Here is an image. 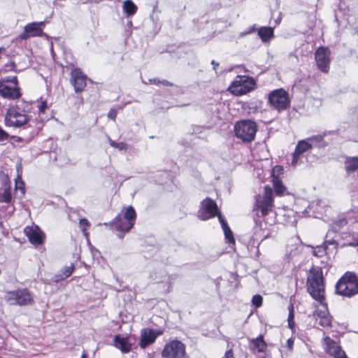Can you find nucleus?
<instances>
[{"label": "nucleus", "instance_id": "13", "mask_svg": "<svg viewBox=\"0 0 358 358\" xmlns=\"http://www.w3.org/2000/svg\"><path fill=\"white\" fill-rule=\"evenodd\" d=\"M45 22H31L25 25L24 31L19 35L21 40H27L30 37L42 36Z\"/></svg>", "mask_w": 358, "mask_h": 358}, {"label": "nucleus", "instance_id": "9", "mask_svg": "<svg viewBox=\"0 0 358 358\" xmlns=\"http://www.w3.org/2000/svg\"><path fill=\"white\" fill-rule=\"evenodd\" d=\"M268 102L273 108L278 111L284 110L290 106L289 94L282 88L271 92L268 94Z\"/></svg>", "mask_w": 358, "mask_h": 358}, {"label": "nucleus", "instance_id": "36", "mask_svg": "<svg viewBox=\"0 0 358 358\" xmlns=\"http://www.w3.org/2000/svg\"><path fill=\"white\" fill-rule=\"evenodd\" d=\"M15 189H20L23 194L25 192L24 183L20 176H18L17 178L15 180Z\"/></svg>", "mask_w": 358, "mask_h": 358}, {"label": "nucleus", "instance_id": "51", "mask_svg": "<svg viewBox=\"0 0 358 358\" xmlns=\"http://www.w3.org/2000/svg\"><path fill=\"white\" fill-rule=\"evenodd\" d=\"M211 64L213 66V69L216 71V68L219 66V63L216 62L215 60H212Z\"/></svg>", "mask_w": 358, "mask_h": 358}, {"label": "nucleus", "instance_id": "21", "mask_svg": "<svg viewBox=\"0 0 358 358\" xmlns=\"http://www.w3.org/2000/svg\"><path fill=\"white\" fill-rule=\"evenodd\" d=\"M114 343L115 346L123 353H127L131 350V344L129 343L128 338L127 337L116 335L114 338Z\"/></svg>", "mask_w": 358, "mask_h": 358}, {"label": "nucleus", "instance_id": "6", "mask_svg": "<svg viewBox=\"0 0 358 358\" xmlns=\"http://www.w3.org/2000/svg\"><path fill=\"white\" fill-rule=\"evenodd\" d=\"M29 121V117L26 114L25 110H22L18 105L10 107L5 116V123L8 127H21Z\"/></svg>", "mask_w": 358, "mask_h": 358}, {"label": "nucleus", "instance_id": "45", "mask_svg": "<svg viewBox=\"0 0 358 358\" xmlns=\"http://www.w3.org/2000/svg\"><path fill=\"white\" fill-rule=\"evenodd\" d=\"M293 345H294V339L292 338L287 339V348H288V350H292L293 349Z\"/></svg>", "mask_w": 358, "mask_h": 358}, {"label": "nucleus", "instance_id": "14", "mask_svg": "<svg viewBox=\"0 0 358 358\" xmlns=\"http://www.w3.org/2000/svg\"><path fill=\"white\" fill-rule=\"evenodd\" d=\"M87 77L79 68H76L71 73V83L76 93L83 92L87 85Z\"/></svg>", "mask_w": 358, "mask_h": 358}, {"label": "nucleus", "instance_id": "8", "mask_svg": "<svg viewBox=\"0 0 358 358\" xmlns=\"http://www.w3.org/2000/svg\"><path fill=\"white\" fill-rule=\"evenodd\" d=\"M5 299L10 305L20 306H29L33 302L32 295L26 288L7 292Z\"/></svg>", "mask_w": 358, "mask_h": 358}, {"label": "nucleus", "instance_id": "15", "mask_svg": "<svg viewBox=\"0 0 358 358\" xmlns=\"http://www.w3.org/2000/svg\"><path fill=\"white\" fill-rule=\"evenodd\" d=\"M0 96L9 100L19 99L21 96L20 89L18 85H10L4 80H0Z\"/></svg>", "mask_w": 358, "mask_h": 358}, {"label": "nucleus", "instance_id": "34", "mask_svg": "<svg viewBox=\"0 0 358 358\" xmlns=\"http://www.w3.org/2000/svg\"><path fill=\"white\" fill-rule=\"evenodd\" d=\"M327 248L324 245H320L315 248L313 254L317 257H323L327 253Z\"/></svg>", "mask_w": 358, "mask_h": 358}, {"label": "nucleus", "instance_id": "23", "mask_svg": "<svg viewBox=\"0 0 358 358\" xmlns=\"http://www.w3.org/2000/svg\"><path fill=\"white\" fill-rule=\"evenodd\" d=\"M218 219L222 226V228L224 231L225 239L227 241L228 243L235 244V240L233 236V233L222 214L218 215Z\"/></svg>", "mask_w": 358, "mask_h": 358}, {"label": "nucleus", "instance_id": "1", "mask_svg": "<svg viewBox=\"0 0 358 358\" xmlns=\"http://www.w3.org/2000/svg\"><path fill=\"white\" fill-rule=\"evenodd\" d=\"M307 289L310 296L321 305L325 310L317 311L319 324L323 327H331L332 317L329 315L325 302L324 284L323 273L321 268L313 266L310 268L307 278Z\"/></svg>", "mask_w": 358, "mask_h": 358}, {"label": "nucleus", "instance_id": "25", "mask_svg": "<svg viewBox=\"0 0 358 358\" xmlns=\"http://www.w3.org/2000/svg\"><path fill=\"white\" fill-rule=\"evenodd\" d=\"M258 36L263 42H268L274 36L273 29L271 27H262L258 29Z\"/></svg>", "mask_w": 358, "mask_h": 358}, {"label": "nucleus", "instance_id": "2", "mask_svg": "<svg viewBox=\"0 0 358 358\" xmlns=\"http://www.w3.org/2000/svg\"><path fill=\"white\" fill-rule=\"evenodd\" d=\"M123 215H118L110 223L105 222L103 224L113 227L120 234L118 237L122 238L124 233L128 232L133 227L136 221V213L133 206H129L122 210Z\"/></svg>", "mask_w": 358, "mask_h": 358}, {"label": "nucleus", "instance_id": "10", "mask_svg": "<svg viewBox=\"0 0 358 358\" xmlns=\"http://www.w3.org/2000/svg\"><path fill=\"white\" fill-rule=\"evenodd\" d=\"M185 345L178 340L166 343L162 352L163 358H183L185 356Z\"/></svg>", "mask_w": 358, "mask_h": 358}, {"label": "nucleus", "instance_id": "39", "mask_svg": "<svg viewBox=\"0 0 358 358\" xmlns=\"http://www.w3.org/2000/svg\"><path fill=\"white\" fill-rule=\"evenodd\" d=\"M283 167L281 166H275L273 169V178L278 177L280 174L282 173Z\"/></svg>", "mask_w": 358, "mask_h": 358}, {"label": "nucleus", "instance_id": "26", "mask_svg": "<svg viewBox=\"0 0 358 358\" xmlns=\"http://www.w3.org/2000/svg\"><path fill=\"white\" fill-rule=\"evenodd\" d=\"M345 169L347 173H352L358 169V157H347L345 161Z\"/></svg>", "mask_w": 358, "mask_h": 358}, {"label": "nucleus", "instance_id": "16", "mask_svg": "<svg viewBox=\"0 0 358 358\" xmlns=\"http://www.w3.org/2000/svg\"><path fill=\"white\" fill-rule=\"evenodd\" d=\"M163 330H154L149 328L143 329L141 332V340L139 345L144 349L148 345L153 343L156 338L163 334Z\"/></svg>", "mask_w": 358, "mask_h": 358}, {"label": "nucleus", "instance_id": "22", "mask_svg": "<svg viewBox=\"0 0 358 358\" xmlns=\"http://www.w3.org/2000/svg\"><path fill=\"white\" fill-rule=\"evenodd\" d=\"M250 348L251 350H256L259 352H265L267 348V345L264 340V337L262 334L255 338L250 340Z\"/></svg>", "mask_w": 358, "mask_h": 358}, {"label": "nucleus", "instance_id": "37", "mask_svg": "<svg viewBox=\"0 0 358 358\" xmlns=\"http://www.w3.org/2000/svg\"><path fill=\"white\" fill-rule=\"evenodd\" d=\"M0 80H4V81H6V83H8L10 85H18V80H17V78L16 76H13V77L9 76V77L1 78Z\"/></svg>", "mask_w": 358, "mask_h": 358}, {"label": "nucleus", "instance_id": "20", "mask_svg": "<svg viewBox=\"0 0 358 358\" xmlns=\"http://www.w3.org/2000/svg\"><path fill=\"white\" fill-rule=\"evenodd\" d=\"M255 226L254 227V233L252 238L254 240L263 241L270 236V231L268 229L263 228L262 222L255 219Z\"/></svg>", "mask_w": 358, "mask_h": 358}, {"label": "nucleus", "instance_id": "32", "mask_svg": "<svg viewBox=\"0 0 358 358\" xmlns=\"http://www.w3.org/2000/svg\"><path fill=\"white\" fill-rule=\"evenodd\" d=\"M79 225L84 236L88 237L89 233L87 230L90 226V222L86 218H82L80 220Z\"/></svg>", "mask_w": 358, "mask_h": 358}, {"label": "nucleus", "instance_id": "50", "mask_svg": "<svg viewBox=\"0 0 358 358\" xmlns=\"http://www.w3.org/2000/svg\"><path fill=\"white\" fill-rule=\"evenodd\" d=\"M148 83H149V84H158V83H159V80H157V79H149Z\"/></svg>", "mask_w": 358, "mask_h": 358}, {"label": "nucleus", "instance_id": "7", "mask_svg": "<svg viewBox=\"0 0 358 358\" xmlns=\"http://www.w3.org/2000/svg\"><path fill=\"white\" fill-rule=\"evenodd\" d=\"M255 85L256 83L253 78L247 76L239 75L235 78L229 90L233 94L241 96L253 90Z\"/></svg>", "mask_w": 358, "mask_h": 358}, {"label": "nucleus", "instance_id": "19", "mask_svg": "<svg viewBox=\"0 0 358 358\" xmlns=\"http://www.w3.org/2000/svg\"><path fill=\"white\" fill-rule=\"evenodd\" d=\"M313 147L311 143H310L308 139L299 141L295 148L294 152L293 154L292 164V165H295L298 161L299 157L301 155L304 153L305 152L310 150Z\"/></svg>", "mask_w": 358, "mask_h": 358}, {"label": "nucleus", "instance_id": "18", "mask_svg": "<svg viewBox=\"0 0 358 358\" xmlns=\"http://www.w3.org/2000/svg\"><path fill=\"white\" fill-rule=\"evenodd\" d=\"M324 343L325 351L334 358H347L345 352L342 350L341 347L331 338L326 337L324 338Z\"/></svg>", "mask_w": 358, "mask_h": 358}, {"label": "nucleus", "instance_id": "48", "mask_svg": "<svg viewBox=\"0 0 358 358\" xmlns=\"http://www.w3.org/2000/svg\"><path fill=\"white\" fill-rule=\"evenodd\" d=\"M336 241H334V240H328V241H324L323 245L326 246V248H327V245H336Z\"/></svg>", "mask_w": 358, "mask_h": 358}, {"label": "nucleus", "instance_id": "11", "mask_svg": "<svg viewBox=\"0 0 358 358\" xmlns=\"http://www.w3.org/2000/svg\"><path fill=\"white\" fill-rule=\"evenodd\" d=\"M199 217L202 220H207L212 217H218L219 212L217 203L209 197L203 199L201 203V208L198 212Z\"/></svg>", "mask_w": 358, "mask_h": 358}, {"label": "nucleus", "instance_id": "5", "mask_svg": "<svg viewBox=\"0 0 358 358\" xmlns=\"http://www.w3.org/2000/svg\"><path fill=\"white\" fill-rule=\"evenodd\" d=\"M257 131V126L252 120H241L234 125L236 136L244 143H250L254 141Z\"/></svg>", "mask_w": 358, "mask_h": 358}, {"label": "nucleus", "instance_id": "53", "mask_svg": "<svg viewBox=\"0 0 358 358\" xmlns=\"http://www.w3.org/2000/svg\"><path fill=\"white\" fill-rule=\"evenodd\" d=\"M81 358H87V355H86V353L83 352L81 356Z\"/></svg>", "mask_w": 358, "mask_h": 358}, {"label": "nucleus", "instance_id": "46", "mask_svg": "<svg viewBox=\"0 0 358 358\" xmlns=\"http://www.w3.org/2000/svg\"><path fill=\"white\" fill-rule=\"evenodd\" d=\"M6 66L10 68V69L13 71H17V70L16 69V64L14 62H10L8 64H6Z\"/></svg>", "mask_w": 358, "mask_h": 358}, {"label": "nucleus", "instance_id": "38", "mask_svg": "<svg viewBox=\"0 0 358 358\" xmlns=\"http://www.w3.org/2000/svg\"><path fill=\"white\" fill-rule=\"evenodd\" d=\"M307 139L311 143L313 142L320 143L323 141L324 136L322 135H315V136H313Z\"/></svg>", "mask_w": 358, "mask_h": 358}, {"label": "nucleus", "instance_id": "24", "mask_svg": "<svg viewBox=\"0 0 358 358\" xmlns=\"http://www.w3.org/2000/svg\"><path fill=\"white\" fill-rule=\"evenodd\" d=\"M218 219L222 226V228L224 231L225 239L227 241L228 243L235 244V240L233 236V233L222 214L218 215Z\"/></svg>", "mask_w": 358, "mask_h": 358}, {"label": "nucleus", "instance_id": "29", "mask_svg": "<svg viewBox=\"0 0 358 358\" xmlns=\"http://www.w3.org/2000/svg\"><path fill=\"white\" fill-rule=\"evenodd\" d=\"M273 184L276 194L281 195L285 192V187L278 177H274L273 178Z\"/></svg>", "mask_w": 358, "mask_h": 358}, {"label": "nucleus", "instance_id": "17", "mask_svg": "<svg viewBox=\"0 0 358 358\" xmlns=\"http://www.w3.org/2000/svg\"><path fill=\"white\" fill-rule=\"evenodd\" d=\"M24 231L31 244L38 245L43 243L45 235L38 226H27Z\"/></svg>", "mask_w": 358, "mask_h": 358}, {"label": "nucleus", "instance_id": "27", "mask_svg": "<svg viewBox=\"0 0 358 358\" xmlns=\"http://www.w3.org/2000/svg\"><path fill=\"white\" fill-rule=\"evenodd\" d=\"M74 269L73 264H71L69 266L65 267L59 273H57L54 276V281L55 282H59L66 278H69L71 275Z\"/></svg>", "mask_w": 358, "mask_h": 358}, {"label": "nucleus", "instance_id": "31", "mask_svg": "<svg viewBox=\"0 0 358 358\" xmlns=\"http://www.w3.org/2000/svg\"><path fill=\"white\" fill-rule=\"evenodd\" d=\"M12 199L10 188H6L4 191L0 194V202L8 203Z\"/></svg>", "mask_w": 358, "mask_h": 358}, {"label": "nucleus", "instance_id": "43", "mask_svg": "<svg viewBox=\"0 0 358 358\" xmlns=\"http://www.w3.org/2000/svg\"><path fill=\"white\" fill-rule=\"evenodd\" d=\"M117 116V112L114 109H111L108 113V117L109 119H111L113 120H114L115 119Z\"/></svg>", "mask_w": 358, "mask_h": 358}, {"label": "nucleus", "instance_id": "44", "mask_svg": "<svg viewBox=\"0 0 358 358\" xmlns=\"http://www.w3.org/2000/svg\"><path fill=\"white\" fill-rule=\"evenodd\" d=\"M47 108V103L45 101H43L41 103V104L38 106V110L40 113H43Z\"/></svg>", "mask_w": 358, "mask_h": 358}, {"label": "nucleus", "instance_id": "4", "mask_svg": "<svg viewBox=\"0 0 358 358\" xmlns=\"http://www.w3.org/2000/svg\"><path fill=\"white\" fill-rule=\"evenodd\" d=\"M273 208V191L271 187L266 186L263 195H257L253 206V212L257 217L261 213L262 217H265L272 212Z\"/></svg>", "mask_w": 358, "mask_h": 358}, {"label": "nucleus", "instance_id": "47", "mask_svg": "<svg viewBox=\"0 0 358 358\" xmlns=\"http://www.w3.org/2000/svg\"><path fill=\"white\" fill-rule=\"evenodd\" d=\"M223 358H234L232 350L227 351Z\"/></svg>", "mask_w": 358, "mask_h": 358}, {"label": "nucleus", "instance_id": "12", "mask_svg": "<svg viewBox=\"0 0 358 358\" xmlns=\"http://www.w3.org/2000/svg\"><path fill=\"white\" fill-rule=\"evenodd\" d=\"M317 68L323 73H328L330 64V50L327 48H319L315 54Z\"/></svg>", "mask_w": 358, "mask_h": 358}, {"label": "nucleus", "instance_id": "42", "mask_svg": "<svg viewBox=\"0 0 358 358\" xmlns=\"http://www.w3.org/2000/svg\"><path fill=\"white\" fill-rule=\"evenodd\" d=\"M348 221L345 218L340 219L339 220L334 222V227H338V229L341 227L345 225Z\"/></svg>", "mask_w": 358, "mask_h": 358}, {"label": "nucleus", "instance_id": "49", "mask_svg": "<svg viewBox=\"0 0 358 358\" xmlns=\"http://www.w3.org/2000/svg\"><path fill=\"white\" fill-rule=\"evenodd\" d=\"M159 83L165 85V86H173V83H170L166 80H163L162 81L159 80Z\"/></svg>", "mask_w": 358, "mask_h": 358}, {"label": "nucleus", "instance_id": "35", "mask_svg": "<svg viewBox=\"0 0 358 358\" xmlns=\"http://www.w3.org/2000/svg\"><path fill=\"white\" fill-rule=\"evenodd\" d=\"M262 296L259 294H256L252 296V303L253 306H255L256 308H259L262 304Z\"/></svg>", "mask_w": 358, "mask_h": 358}, {"label": "nucleus", "instance_id": "52", "mask_svg": "<svg viewBox=\"0 0 358 358\" xmlns=\"http://www.w3.org/2000/svg\"><path fill=\"white\" fill-rule=\"evenodd\" d=\"M348 245H351V246H358V240L357 241H355V242L353 243H350L348 244Z\"/></svg>", "mask_w": 358, "mask_h": 358}, {"label": "nucleus", "instance_id": "40", "mask_svg": "<svg viewBox=\"0 0 358 358\" xmlns=\"http://www.w3.org/2000/svg\"><path fill=\"white\" fill-rule=\"evenodd\" d=\"M9 134L0 127V142L8 141Z\"/></svg>", "mask_w": 358, "mask_h": 358}, {"label": "nucleus", "instance_id": "28", "mask_svg": "<svg viewBox=\"0 0 358 358\" xmlns=\"http://www.w3.org/2000/svg\"><path fill=\"white\" fill-rule=\"evenodd\" d=\"M123 10L127 16L134 15L137 11V6L131 0H126L123 3Z\"/></svg>", "mask_w": 358, "mask_h": 358}, {"label": "nucleus", "instance_id": "3", "mask_svg": "<svg viewBox=\"0 0 358 358\" xmlns=\"http://www.w3.org/2000/svg\"><path fill=\"white\" fill-rule=\"evenodd\" d=\"M336 293L341 296L351 298L358 294V275L352 271L345 272L335 285Z\"/></svg>", "mask_w": 358, "mask_h": 358}, {"label": "nucleus", "instance_id": "30", "mask_svg": "<svg viewBox=\"0 0 358 358\" xmlns=\"http://www.w3.org/2000/svg\"><path fill=\"white\" fill-rule=\"evenodd\" d=\"M108 143L111 147L116 148L120 151L127 150L128 145L127 143L124 142L117 143L115 141L112 140L110 137H108Z\"/></svg>", "mask_w": 358, "mask_h": 358}, {"label": "nucleus", "instance_id": "33", "mask_svg": "<svg viewBox=\"0 0 358 358\" xmlns=\"http://www.w3.org/2000/svg\"><path fill=\"white\" fill-rule=\"evenodd\" d=\"M288 310H289V315H288V325L290 329H293L294 327V306L293 304H290L288 306Z\"/></svg>", "mask_w": 358, "mask_h": 358}, {"label": "nucleus", "instance_id": "41", "mask_svg": "<svg viewBox=\"0 0 358 358\" xmlns=\"http://www.w3.org/2000/svg\"><path fill=\"white\" fill-rule=\"evenodd\" d=\"M255 31V25H253L250 27H249L247 30L243 31V32H241L239 36L240 37H243L248 34H250L252 32H254Z\"/></svg>", "mask_w": 358, "mask_h": 358}]
</instances>
